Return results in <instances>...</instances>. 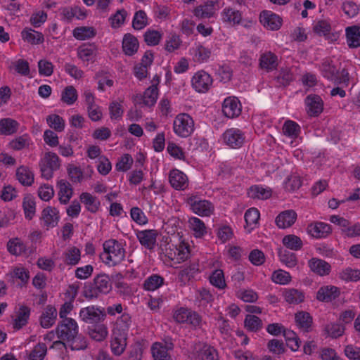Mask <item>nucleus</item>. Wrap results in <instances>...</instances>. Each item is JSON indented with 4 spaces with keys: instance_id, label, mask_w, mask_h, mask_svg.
I'll return each mask as SVG.
<instances>
[{
    "instance_id": "obj_24",
    "label": "nucleus",
    "mask_w": 360,
    "mask_h": 360,
    "mask_svg": "<svg viewBox=\"0 0 360 360\" xmlns=\"http://www.w3.org/2000/svg\"><path fill=\"white\" fill-rule=\"evenodd\" d=\"M61 258L64 264L75 266L81 260V250L76 246H69L63 251Z\"/></svg>"
},
{
    "instance_id": "obj_49",
    "label": "nucleus",
    "mask_w": 360,
    "mask_h": 360,
    "mask_svg": "<svg viewBox=\"0 0 360 360\" xmlns=\"http://www.w3.org/2000/svg\"><path fill=\"white\" fill-rule=\"evenodd\" d=\"M19 124L15 120L4 118L0 120V134L11 135L15 133L18 129Z\"/></svg>"
},
{
    "instance_id": "obj_56",
    "label": "nucleus",
    "mask_w": 360,
    "mask_h": 360,
    "mask_svg": "<svg viewBox=\"0 0 360 360\" xmlns=\"http://www.w3.org/2000/svg\"><path fill=\"white\" fill-rule=\"evenodd\" d=\"M271 279L276 284L288 285L291 282L292 277L288 271L278 269L272 273Z\"/></svg>"
},
{
    "instance_id": "obj_3",
    "label": "nucleus",
    "mask_w": 360,
    "mask_h": 360,
    "mask_svg": "<svg viewBox=\"0 0 360 360\" xmlns=\"http://www.w3.org/2000/svg\"><path fill=\"white\" fill-rule=\"evenodd\" d=\"M39 164L41 176L49 180L53 176L54 172L60 169L61 160L56 153L48 151L44 153Z\"/></svg>"
},
{
    "instance_id": "obj_61",
    "label": "nucleus",
    "mask_w": 360,
    "mask_h": 360,
    "mask_svg": "<svg viewBox=\"0 0 360 360\" xmlns=\"http://www.w3.org/2000/svg\"><path fill=\"white\" fill-rule=\"evenodd\" d=\"M134 163V159L130 154L126 153L122 155L115 165V169L117 172H125L129 170Z\"/></svg>"
},
{
    "instance_id": "obj_27",
    "label": "nucleus",
    "mask_w": 360,
    "mask_h": 360,
    "mask_svg": "<svg viewBox=\"0 0 360 360\" xmlns=\"http://www.w3.org/2000/svg\"><path fill=\"white\" fill-rule=\"evenodd\" d=\"M247 194L252 199L264 200L271 197L272 190L267 186L253 185L249 188Z\"/></svg>"
},
{
    "instance_id": "obj_14",
    "label": "nucleus",
    "mask_w": 360,
    "mask_h": 360,
    "mask_svg": "<svg viewBox=\"0 0 360 360\" xmlns=\"http://www.w3.org/2000/svg\"><path fill=\"white\" fill-rule=\"evenodd\" d=\"M222 112L228 118L238 117L242 112V105L238 98L235 96L226 98L222 103Z\"/></svg>"
},
{
    "instance_id": "obj_64",
    "label": "nucleus",
    "mask_w": 360,
    "mask_h": 360,
    "mask_svg": "<svg viewBox=\"0 0 360 360\" xmlns=\"http://www.w3.org/2000/svg\"><path fill=\"white\" fill-rule=\"evenodd\" d=\"M152 354L155 360H170L167 348L159 342L153 345Z\"/></svg>"
},
{
    "instance_id": "obj_52",
    "label": "nucleus",
    "mask_w": 360,
    "mask_h": 360,
    "mask_svg": "<svg viewBox=\"0 0 360 360\" xmlns=\"http://www.w3.org/2000/svg\"><path fill=\"white\" fill-rule=\"evenodd\" d=\"M80 200L89 212L95 213L98 210L100 202L89 193H82L80 195Z\"/></svg>"
},
{
    "instance_id": "obj_31",
    "label": "nucleus",
    "mask_w": 360,
    "mask_h": 360,
    "mask_svg": "<svg viewBox=\"0 0 360 360\" xmlns=\"http://www.w3.org/2000/svg\"><path fill=\"white\" fill-rule=\"evenodd\" d=\"M284 300L290 304H299L304 302L305 295L302 290L296 288H285L282 291Z\"/></svg>"
},
{
    "instance_id": "obj_19",
    "label": "nucleus",
    "mask_w": 360,
    "mask_h": 360,
    "mask_svg": "<svg viewBox=\"0 0 360 360\" xmlns=\"http://www.w3.org/2000/svg\"><path fill=\"white\" fill-rule=\"evenodd\" d=\"M259 62L260 68L268 72L276 70L279 63L277 55L270 51L262 53Z\"/></svg>"
},
{
    "instance_id": "obj_20",
    "label": "nucleus",
    "mask_w": 360,
    "mask_h": 360,
    "mask_svg": "<svg viewBox=\"0 0 360 360\" xmlns=\"http://www.w3.org/2000/svg\"><path fill=\"white\" fill-rule=\"evenodd\" d=\"M221 18L224 23L235 26L239 25L242 21V13L234 8L228 6L221 12Z\"/></svg>"
},
{
    "instance_id": "obj_28",
    "label": "nucleus",
    "mask_w": 360,
    "mask_h": 360,
    "mask_svg": "<svg viewBox=\"0 0 360 360\" xmlns=\"http://www.w3.org/2000/svg\"><path fill=\"white\" fill-rule=\"evenodd\" d=\"M88 333L92 340L103 342L108 336V328L105 323H97L88 328Z\"/></svg>"
},
{
    "instance_id": "obj_47",
    "label": "nucleus",
    "mask_w": 360,
    "mask_h": 360,
    "mask_svg": "<svg viewBox=\"0 0 360 360\" xmlns=\"http://www.w3.org/2000/svg\"><path fill=\"white\" fill-rule=\"evenodd\" d=\"M30 315V309L26 306H21L13 320V328L19 330L27 323Z\"/></svg>"
},
{
    "instance_id": "obj_36",
    "label": "nucleus",
    "mask_w": 360,
    "mask_h": 360,
    "mask_svg": "<svg viewBox=\"0 0 360 360\" xmlns=\"http://www.w3.org/2000/svg\"><path fill=\"white\" fill-rule=\"evenodd\" d=\"M259 217L260 213L259 210L255 207H251L245 212L244 216L246 223L245 229L248 233H250L257 227L259 224Z\"/></svg>"
},
{
    "instance_id": "obj_33",
    "label": "nucleus",
    "mask_w": 360,
    "mask_h": 360,
    "mask_svg": "<svg viewBox=\"0 0 360 360\" xmlns=\"http://www.w3.org/2000/svg\"><path fill=\"white\" fill-rule=\"evenodd\" d=\"M297 214L292 210L281 212L276 218V224L281 229L290 227L296 221Z\"/></svg>"
},
{
    "instance_id": "obj_55",
    "label": "nucleus",
    "mask_w": 360,
    "mask_h": 360,
    "mask_svg": "<svg viewBox=\"0 0 360 360\" xmlns=\"http://www.w3.org/2000/svg\"><path fill=\"white\" fill-rule=\"evenodd\" d=\"M148 25V19L146 12L143 10L136 11L132 20V27L134 30H141Z\"/></svg>"
},
{
    "instance_id": "obj_34",
    "label": "nucleus",
    "mask_w": 360,
    "mask_h": 360,
    "mask_svg": "<svg viewBox=\"0 0 360 360\" xmlns=\"http://www.w3.org/2000/svg\"><path fill=\"white\" fill-rule=\"evenodd\" d=\"M340 295L338 288L333 285L323 286L316 293V298L322 302H330L337 298Z\"/></svg>"
},
{
    "instance_id": "obj_58",
    "label": "nucleus",
    "mask_w": 360,
    "mask_h": 360,
    "mask_svg": "<svg viewBox=\"0 0 360 360\" xmlns=\"http://www.w3.org/2000/svg\"><path fill=\"white\" fill-rule=\"evenodd\" d=\"M46 122L48 125L57 132H62L65 129V120L56 114H51L47 116Z\"/></svg>"
},
{
    "instance_id": "obj_1",
    "label": "nucleus",
    "mask_w": 360,
    "mask_h": 360,
    "mask_svg": "<svg viewBox=\"0 0 360 360\" xmlns=\"http://www.w3.org/2000/svg\"><path fill=\"white\" fill-rule=\"evenodd\" d=\"M103 252L101 254V259L105 264L113 266L122 262L125 258V250L117 240L110 239L103 244Z\"/></svg>"
},
{
    "instance_id": "obj_62",
    "label": "nucleus",
    "mask_w": 360,
    "mask_h": 360,
    "mask_svg": "<svg viewBox=\"0 0 360 360\" xmlns=\"http://www.w3.org/2000/svg\"><path fill=\"white\" fill-rule=\"evenodd\" d=\"M282 242L285 247L295 251L300 250L303 245L302 240L295 235L284 236Z\"/></svg>"
},
{
    "instance_id": "obj_5",
    "label": "nucleus",
    "mask_w": 360,
    "mask_h": 360,
    "mask_svg": "<svg viewBox=\"0 0 360 360\" xmlns=\"http://www.w3.org/2000/svg\"><path fill=\"white\" fill-rule=\"evenodd\" d=\"M191 255L189 245L184 240L178 245H170L165 250V256L174 264H181L186 261Z\"/></svg>"
},
{
    "instance_id": "obj_32",
    "label": "nucleus",
    "mask_w": 360,
    "mask_h": 360,
    "mask_svg": "<svg viewBox=\"0 0 360 360\" xmlns=\"http://www.w3.org/2000/svg\"><path fill=\"white\" fill-rule=\"evenodd\" d=\"M139 43L136 37L130 33L125 34L122 39V51L125 55L131 56L139 49Z\"/></svg>"
},
{
    "instance_id": "obj_8",
    "label": "nucleus",
    "mask_w": 360,
    "mask_h": 360,
    "mask_svg": "<svg viewBox=\"0 0 360 360\" xmlns=\"http://www.w3.org/2000/svg\"><path fill=\"white\" fill-rule=\"evenodd\" d=\"M174 319L179 323H188L196 328L201 323V316L186 307H180L174 311L173 314Z\"/></svg>"
},
{
    "instance_id": "obj_17",
    "label": "nucleus",
    "mask_w": 360,
    "mask_h": 360,
    "mask_svg": "<svg viewBox=\"0 0 360 360\" xmlns=\"http://www.w3.org/2000/svg\"><path fill=\"white\" fill-rule=\"evenodd\" d=\"M262 25L268 30H278L282 25V19L270 11H264L259 15Z\"/></svg>"
},
{
    "instance_id": "obj_46",
    "label": "nucleus",
    "mask_w": 360,
    "mask_h": 360,
    "mask_svg": "<svg viewBox=\"0 0 360 360\" xmlns=\"http://www.w3.org/2000/svg\"><path fill=\"white\" fill-rule=\"evenodd\" d=\"M72 35L77 40L84 41L94 37L96 35V30L93 27H77L73 30Z\"/></svg>"
},
{
    "instance_id": "obj_53",
    "label": "nucleus",
    "mask_w": 360,
    "mask_h": 360,
    "mask_svg": "<svg viewBox=\"0 0 360 360\" xmlns=\"http://www.w3.org/2000/svg\"><path fill=\"white\" fill-rule=\"evenodd\" d=\"M165 279L160 275L153 274L148 277L143 283V288L148 291H154L164 284Z\"/></svg>"
},
{
    "instance_id": "obj_41",
    "label": "nucleus",
    "mask_w": 360,
    "mask_h": 360,
    "mask_svg": "<svg viewBox=\"0 0 360 360\" xmlns=\"http://www.w3.org/2000/svg\"><path fill=\"white\" fill-rule=\"evenodd\" d=\"M127 335L112 333L110 346L112 352L115 355H120L124 352L127 345Z\"/></svg>"
},
{
    "instance_id": "obj_45",
    "label": "nucleus",
    "mask_w": 360,
    "mask_h": 360,
    "mask_svg": "<svg viewBox=\"0 0 360 360\" xmlns=\"http://www.w3.org/2000/svg\"><path fill=\"white\" fill-rule=\"evenodd\" d=\"M190 51L193 60L198 63L207 61L211 56V51L201 44H196L190 49Z\"/></svg>"
},
{
    "instance_id": "obj_38",
    "label": "nucleus",
    "mask_w": 360,
    "mask_h": 360,
    "mask_svg": "<svg viewBox=\"0 0 360 360\" xmlns=\"http://www.w3.org/2000/svg\"><path fill=\"white\" fill-rule=\"evenodd\" d=\"M7 276L11 278L19 280L22 285H25L30 279V271L22 264H18L11 269Z\"/></svg>"
},
{
    "instance_id": "obj_21",
    "label": "nucleus",
    "mask_w": 360,
    "mask_h": 360,
    "mask_svg": "<svg viewBox=\"0 0 360 360\" xmlns=\"http://www.w3.org/2000/svg\"><path fill=\"white\" fill-rule=\"evenodd\" d=\"M131 323L132 320L131 315L128 313H122L114 322L112 333L128 335V332L131 326Z\"/></svg>"
},
{
    "instance_id": "obj_37",
    "label": "nucleus",
    "mask_w": 360,
    "mask_h": 360,
    "mask_svg": "<svg viewBox=\"0 0 360 360\" xmlns=\"http://www.w3.org/2000/svg\"><path fill=\"white\" fill-rule=\"evenodd\" d=\"M8 252L15 256H20L27 252V245L20 238H11L6 245Z\"/></svg>"
},
{
    "instance_id": "obj_6",
    "label": "nucleus",
    "mask_w": 360,
    "mask_h": 360,
    "mask_svg": "<svg viewBox=\"0 0 360 360\" xmlns=\"http://www.w3.org/2000/svg\"><path fill=\"white\" fill-rule=\"evenodd\" d=\"M192 88L199 94H205L210 91L213 84L212 77L205 70H198L194 73L191 79Z\"/></svg>"
},
{
    "instance_id": "obj_16",
    "label": "nucleus",
    "mask_w": 360,
    "mask_h": 360,
    "mask_svg": "<svg viewBox=\"0 0 360 360\" xmlns=\"http://www.w3.org/2000/svg\"><path fill=\"white\" fill-rule=\"evenodd\" d=\"M158 236V232L155 229H147L136 232V237L140 244L149 250L155 249Z\"/></svg>"
},
{
    "instance_id": "obj_2",
    "label": "nucleus",
    "mask_w": 360,
    "mask_h": 360,
    "mask_svg": "<svg viewBox=\"0 0 360 360\" xmlns=\"http://www.w3.org/2000/svg\"><path fill=\"white\" fill-rule=\"evenodd\" d=\"M186 204L190 210L200 217H210L214 212V205L209 200L202 199L198 193L186 195Z\"/></svg>"
},
{
    "instance_id": "obj_11",
    "label": "nucleus",
    "mask_w": 360,
    "mask_h": 360,
    "mask_svg": "<svg viewBox=\"0 0 360 360\" xmlns=\"http://www.w3.org/2000/svg\"><path fill=\"white\" fill-rule=\"evenodd\" d=\"M168 181L170 186L176 191H185L189 186L188 176L182 171L176 168L169 171Z\"/></svg>"
},
{
    "instance_id": "obj_48",
    "label": "nucleus",
    "mask_w": 360,
    "mask_h": 360,
    "mask_svg": "<svg viewBox=\"0 0 360 360\" xmlns=\"http://www.w3.org/2000/svg\"><path fill=\"white\" fill-rule=\"evenodd\" d=\"M16 178L23 186H31L34 182V174L27 167L20 166L17 169Z\"/></svg>"
},
{
    "instance_id": "obj_43",
    "label": "nucleus",
    "mask_w": 360,
    "mask_h": 360,
    "mask_svg": "<svg viewBox=\"0 0 360 360\" xmlns=\"http://www.w3.org/2000/svg\"><path fill=\"white\" fill-rule=\"evenodd\" d=\"M188 223L195 238H202L207 233L206 226L200 219L192 217L189 218Z\"/></svg>"
},
{
    "instance_id": "obj_39",
    "label": "nucleus",
    "mask_w": 360,
    "mask_h": 360,
    "mask_svg": "<svg viewBox=\"0 0 360 360\" xmlns=\"http://www.w3.org/2000/svg\"><path fill=\"white\" fill-rule=\"evenodd\" d=\"M56 318V309L52 306H47L40 317L41 326L43 328H49L55 323Z\"/></svg>"
},
{
    "instance_id": "obj_15",
    "label": "nucleus",
    "mask_w": 360,
    "mask_h": 360,
    "mask_svg": "<svg viewBox=\"0 0 360 360\" xmlns=\"http://www.w3.org/2000/svg\"><path fill=\"white\" fill-rule=\"evenodd\" d=\"M59 219L58 210L56 207L48 206L42 210L40 221L44 227L49 229L57 226Z\"/></svg>"
},
{
    "instance_id": "obj_18",
    "label": "nucleus",
    "mask_w": 360,
    "mask_h": 360,
    "mask_svg": "<svg viewBox=\"0 0 360 360\" xmlns=\"http://www.w3.org/2000/svg\"><path fill=\"white\" fill-rule=\"evenodd\" d=\"M77 57L84 63L94 62L97 56V47L94 44H83L77 50Z\"/></svg>"
},
{
    "instance_id": "obj_23",
    "label": "nucleus",
    "mask_w": 360,
    "mask_h": 360,
    "mask_svg": "<svg viewBox=\"0 0 360 360\" xmlns=\"http://www.w3.org/2000/svg\"><path fill=\"white\" fill-rule=\"evenodd\" d=\"M58 197L61 204L66 205L73 195V188L70 182L65 179L57 181Z\"/></svg>"
},
{
    "instance_id": "obj_42",
    "label": "nucleus",
    "mask_w": 360,
    "mask_h": 360,
    "mask_svg": "<svg viewBox=\"0 0 360 360\" xmlns=\"http://www.w3.org/2000/svg\"><path fill=\"white\" fill-rule=\"evenodd\" d=\"M22 39L32 45L42 44L44 41V34L41 32L32 29H24L21 32Z\"/></svg>"
},
{
    "instance_id": "obj_26",
    "label": "nucleus",
    "mask_w": 360,
    "mask_h": 360,
    "mask_svg": "<svg viewBox=\"0 0 360 360\" xmlns=\"http://www.w3.org/2000/svg\"><path fill=\"white\" fill-rule=\"evenodd\" d=\"M308 266L313 273L320 276L329 275L331 271V266L328 262L316 257L309 259Z\"/></svg>"
},
{
    "instance_id": "obj_7",
    "label": "nucleus",
    "mask_w": 360,
    "mask_h": 360,
    "mask_svg": "<svg viewBox=\"0 0 360 360\" xmlns=\"http://www.w3.org/2000/svg\"><path fill=\"white\" fill-rule=\"evenodd\" d=\"M78 332L77 323L73 319H61L56 329L58 338L63 340H70L75 338Z\"/></svg>"
},
{
    "instance_id": "obj_57",
    "label": "nucleus",
    "mask_w": 360,
    "mask_h": 360,
    "mask_svg": "<svg viewBox=\"0 0 360 360\" xmlns=\"http://www.w3.org/2000/svg\"><path fill=\"white\" fill-rule=\"evenodd\" d=\"M32 143L30 136L25 134L19 136L10 142V147L15 150H20L28 148Z\"/></svg>"
},
{
    "instance_id": "obj_35",
    "label": "nucleus",
    "mask_w": 360,
    "mask_h": 360,
    "mask_svg": "<svg viewBox=\"0 0 360 360\" xmlns=\"http://www.w3.org/2000/svg\"><path fill=\"white\" fill-rule=\"evenodd\" d=\"M345 34L347 44L349 48L360 46V26L353 25L346 27Z\"/></svg>"
},
{
    "instance_id": "obj_29",
    "label": "nucleus",
    "mask_w": 360,
    "mask_h": 360,
    "mask_svg": "<svg viewBox=\"0 0 360 360\" xmlns=\"http://www.w3.org/2000/svg\"><path fill=\"white\" fill-rule=\"evenodd\" d=\"M307 231L314 238H322L330 233L331 228L329 224L324 222H315L308 226Z\"/></svg>"
},
{
    "instance_id": "obj_51",
    "label": "nucleus",
    "mask_w": 360,
    "mask_h": 360,
    "mask_svg": "<svg viewBox=\"0 0 360 360\" xmlns=\"http://www.w3.org/2000/svg\"><path fill=\"white\" fill-rule=\"evenodd\" d=\"M295 319L297 326L304 332H307L311 326L312 317L308 312L299 311L296 313Z\"/></svg>"
},
{
    "instance_id": "obj_10",
    "label": "nucleus",
    "mask_w": 360,
    "mask_h": 360,
    "mask_svg": "<svg viewBox=\"0 0 360 360\" xmlns=\"http://www.w3.org/2000/svg\"><path fill=\"white\" fill-rule=\"evenodd\" d=\"M79 315L83 321L89 323H97L104 321L106 317L105 311L95 306H89L81 309Z\"/></svg>"
},
{
    "instance_id": "obj_59",
    "label": "nucleus",
    "mask_w": 360,
    "mask_h": 360,
    "mask_svg": "<svg viewBox=\"0 0 360 360\" xmlns=\"http://www.w3.org/2000/svg\"><path fill=\"white\" fill-rule=\"evenodd\" d=\"M77 98V91L73 86H68L62 91L61 101L68 105L74 104Z\"/></svg>"
},
{
    "instance_id": "obj_40",
    "label": "nucleus",
    "mask_w": 360,
    "mask_h": 360,
    "mask_svg": "<svg viewBox=\"0 0 360 360\" xmlns=\"http://www.w3.org/2000/svg\"><path fill=\"white\" fill-rule=\"evenodd\" d=\"M319 70L322 75L329 80H333L336 77L337 68L333 64V61L330 58L323 59Z\"/></svg>"
},
{
    "instance_id": "obj_4",
    "label": "nucleus",
    "mask_w": 360,
    "mask_h": 360,
    "mask_svg": "<svg viewBox=\"0 0 360 360\" xmlns=\"http://www.w3.org/2000/svg\"><path fill=\"white\" fill-rule=\"evenodd\" d=\"M195 130L193 117L187 113H180L176 116L173 122V131L176 135L181 138L190 136Z\"/></svg>"
},
{
    "instance_id": "obj_12",
    "label": "nucleus",
    "mask_w": 360,
    "mask_h": 360,
    "mask_svg": "<svg viewBox=\"0 0 360 360\" xmlns=\"http://www.w3.org/2000/svg\"><path fill=\"white\" fill-rule=\"evenodd\" d=\"M218 4L219 0H207L194 8L193 15L200 20L210 19L215 15Z\"/></svg>"
},
{
    "instance_id": "obj_50",
    "label": "nucleus",
    "mask_w": 360,
    "mask_h": 360,
    "mask_svg": "<svg viewBox=\"0 0 360 360\" xmlns=\"http://www.w3.org/2000/svg\"><path fill=\"white\" fill-rule=\"evenodd\" d=\"M282 131L285 136L291 139H296L301 132V128L295 121L288 120L283 125Z\"/></svg>"
},
{
    "instance_id": "obj_9",
    "label": "nucleus",
    "mask_w": 360,
    "mask_h": 360,
    "mask_svg": "<svg viewBox=\"0 0 360 360\" xmlns=\"http://www.w3.org/2000/svg\"><path fill=\"white\" fill-rule=\"evenodd\" d=\"M223 139L230 148H239L243 145L245 136L242 130L238 128H230L224 132Z\"/></svg>"
},
{
    "instance_id": "obj_30",
    "label": "nucleus",
    "mask_w": 360,
    "mask_h": 360,
    "mask_svg": "<svg viewBox=\"0 0 360 360\" xmlns=\"http://www.w3.org/2000/svg\"><path fill=\"white\" fill-rule=\"evenodd\" d=\"M307 113L310 116H318L323 111V101L319 96L309 95L306 98Z\"/></svg>"
},
{
    "instance_id": "obj_63",
    "label": "nucleus",
    "mask_w": 360,
    "mask_h": 360,
    "mask_svg": "<svg viewBox=\"0 0 360 360\" xmlns=\"http://www.w3.org/2000/svg\"><path fill=\"white\" fill-rule=\"evenodd\" d=\"M47 352L45 343L39 342L36 345L29 354V360H43Z\"/></svg>"
},
{
    "instance_id": "obj_60",
    "label": "nucleus",
    "mask_w": 360,
    "mask_h": 360,
    "mask_svg": "<svg viewBox=\"0 0 360 360\" xmlns=\"http://www.w3.org/2000/svg\"><path fill=\"white\" fill-rule=\"evenodd\" d=\"M163 33L161 31L148 29L144 33V41L148 46H156L162 39Z\"/></svg>"
},
{
    "instance_id": "obj_13",
    "label": "nucleus",
    "mask_w": 360,
    "mask_h": 360,
    "mask_svg": "<svg viewBox=\"0 0 360 360\" xmlns=\"http://www.w3.org/2000/svg\"><path fill=\"white\" fill-rule=\"evenodd\" d=\"M111 290L112 283L110 277L105 274H98L94 279L91 297H96L100 294H108Z\"/></svg>"
},
{
    "instance_id": "obj_25",
    "label": "nucleus",
    "mask_w": 360,
    "mask_h": 360,
    "mask_svg": "<svg viewBox=\"0 0 360 360\" xmlns=\"http://www.w3.org/2000/svg\"><path fill=\"white\" fill-rule=\"evenodd\" d=\"M195 351L197 357L200 360H219V356L216 349L207 344L199 343L196 345Z\"/></svg>"
},
{
    "instance_id": "obj_54",
    "label": "nucleus",
    "mask_w": 360,
    "mask_h": 360,
    "mask_svg": "<svg viewBox=\"0 0 360 360\" xmlns=\"http://www.w3.org/2000/svg\"><path fill=\"white\" fill-rule=\"evenodd\" d=\"M210 282L219 290H224L226 287L224 274L221 269H216L212 273L210 276Z\"/></svg>"
},
{
    "instance_id": "obj_22",
    "label": "nucleus",
    "mask_w": 360,
    "mask_h": 360,
    "mask_svg": "<svg viewBox=\"0 0 360 360\" xmlns=\"http://www.w3.org/2000/svg\"><path fill=\"white\" fill-rule=\"evenodd\" d=\"M199 265L196 262H190L181 267L178 272V279L183 285L188 283L195 275L199 273Z\"/></svg>"
},
{
    "instance_id": "obj_44",
    "label": "nucleus",
    "mask_w": 360,
    "mask_h": 360,
    "mask_svg": "<svg viewBox=\"0 0 360 360\" xmlns=\"http://www.w3.org/2000/svg\"><path fill=\"white\" fill-rule=\"evenodd\" d=\"M158 95V88L155 84H152L143 92L141 96L142 103L148 107L153 106L156 103Z\"/></svg>"
}]
</instances>
